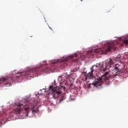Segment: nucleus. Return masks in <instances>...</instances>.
Segmentation results:
<instances>
[{"instance_id":"7","label":"nucleus","mask_w":128,"mask_h":128,"mask_svg":"<svg viewBox=\"0 0 128 128\" xmlns=\"http://www.w3.org/2000/svg\"><path fill=\"white\" fill-rule=\"evenodd\" d=\"M114 60H112L110 59L108 62L106 64V66L105 68H103L102 70L103 72H105L106 70H108V68H112V64H114Z\"/></svg>"},{"instance_id":"8","label":"nucleus","mask_w":128,"mask_h":128,"mask_svg":"<svg viewBox=\"0 0 128 128\" xmlns=\"http://www.w3.org/2000/svg\"><path fill=\"white\" fill-rule=\"evenodd\" d=\"M91 71L88 73V76H91L92 78H96L94 75V72H97L98 70V68H94L92 66L90 68Z\"/></svg>"},{"instance_id":"18","label":"nucleus","mask_w":128,"mask_h":128,"mask_svg":"<svg viewBox=\"0 0 128 128\" xmlns=\"http://www.w3.org/2000/svg\"><path fill=\"white\" fill-rule=\"evenodd\" d=\"M80 2H82V0H80Z\"/></svg>"},{"instance_id":"15","label":"nucleus","mask_w":128,"mask_h":128,"mask_svg":"<svg viewBox=\"0 0 128 128\" xmlns=\"http://www.w3.org/2000/svg\"><path fill=\"white\" fill-rule=\"evenodd\" d=\"M17 78H20V76H16Z\"/></svg>"},{"instance_id":"2","label":"nucleus","mask_w":128,"mask_h":128,"mask_svg":"<svg viewBox=\"0 0 128 128\" xmlns=\"http://www.w3.org/2000/svg\"><path fill=\"white\" fill-rule=\"evenodd\" d=\"M14 110L16 112V114H20L22 110H24V113L25 116H28V110H32V114H36L38 112V108H36L34 103H28V101L24 100V102L21 101L20 102H16L14 104Z\"/></svg>"},{"instance_id":"4","label":"nucleus","mask_w":128,"mask_h":128,"mask_svg":"<svg viewBox=\"0 0 128 128\" xmlns=\"http://www.w3.org/2000/svg\"><path fill=\"white\" fill-rule=\"evenodd\" d=\"M66 87L60 85L59 86L56 88L52 86H50L48 92L52 93V95L54 98H58L61 96V98L60 100V102H62L64 100H66V92H62L63 90L64 92Z\"/></svg>"},{"instance_id":"9","label":"nucleus","mask_w":128,"mask_h":128,"mask_svg":"<svg viewBox=\"0 0 128 128\" xmlns=\"http://www.w3.org/2000/svg\"><path fill=\"white\" fill-rule=\"evenodd\" d=\"M104 67V64L102 62L97 63L96 65L93 66V68H97L98 70H102L103 68Z\"/></svg>"},{"instance_id":"3","label":"nucleus","mask_w":128,"mask_h":128,"mask_svg":"<svg viewBox=\"0 0 128 128\" xmlns=\"http://www.w3.org/2000/svg\"><path fill=\"white\" fill-rule=\"evenodd\" d=\"M45 72H50V69L48 66L46 62L44 61V64H42L39 67L33 69H28V71L22 74L24 76H30L34 78V76L36 74H40Z\"/></svg>"},{"instance_id":"12","label":"nucleus","mask_w":128,"mask_h":128,"mask_svg":"<svg viewBox=\"0 0 128 128\" xmlns=\"http://www.w3.org/2000/svg\"><path fill=\"white\" fill-rule=\"evenodd\" d=\"M70 90H78V88L76 86V85L74 83H71L69 84Z\"/></svg>"},{"instance_id":"11","label":"nucleus","mask_w":128,"mask_h":128,"mask_svg":"<svg viewBox=\"0 0 128 128\" xmlns=\"http://www.w3.org/2000/svg\"><path fill=\"white\" fill-rule=\"evenodd\" d=\"M64 76H60L58 78V81L60 84H62L64 82Z\"/></svg>"},{"instance_id":"10","label":"nucleus","mask_w":128,"mask_h":128,"mask_svg":"<svg viewBox=\"0 0 128 128\" xmlns=\"http://www.w3.org/2000/svg\"><path fill=\"white\" fill-rule=\"evenodd\" d=\"M88 73L86 75H84L83 76L82 80L84 82H88V80H90V78H95L94 77H92V76H88Z\"/></svg>"},{"instance_id":"6","label":"nucleus","mask_w":128,"mask_h":128,"mask_svg":"<svg viewBox=\"0 0 128 128\" xmlns=\"http://www.w3.org/2000/svg\"><path fill=\"white\" fill-rule=\"evenodd\" d=\"M78 57V54H74L70 55L68 57L64 58L62 60H58V62L60 63L62 66H66L72 64V62H78V60L74 59V58Z\"/></svg>"},{"instance_id":"5","label":"nucleus","mask_w":128,"mask_h":128,"mask_svg":"<svg viewBox=\"0 0 128 128\" xmlns=\"http://www.w3.org/2000/svg\"><path fill=\"white\" fill-rule=\"evenodd\" d=\"M116 41L107 42L104 44V48L96 49L94 52L98 54H106L108 52L116 50Z\"/></svg>"},{"instance_id":"13","label":"nucleus","mask_w":128,"mask_h":128,"mask_svg":"<svg viewBox=\"0 0 128 128\" xmlns=\"http://www.w3.org/2000/svg\"><path fill=\"white\" fill-rule=\"evenodd\" d=\"M6 86L8 85V86H10V83H6Z\"/></svg>"},{"instance_id":"16","label":"nucleus","mask_w":128,"mask_h":128,"mask_svg":"<svg viewBox=\"0 0 128 128\" xmlns=\"http://www.w3.org/2000/svg\"><path fill=\"white\" fill-rule=\"evenodd\" d=\"M2 122H0V124H2Z\"/></svg>"},{"instance_id":"1","label":"nucleus","mask_w":128,"mask_h":128,"mask_svg":"<svg viewBox=\"0 0 128 128\" xmlns=\"http://www.w3.org/2000/svg\"><path fill=\"white\" fill-rule=\"evenodd\" d=\"M120 68V64H116L114 66V70L116 72V74H114L113 75H110V72H106L104 75L102 76L101 77L96 80L94 82L89 84L88 86V88H90L92 86L102 88V86L104 82H106V84H110V79L112 80V78H114L118 76L119 72H122V70Z\"/></svg>"},{"instance_id":"17","label":"nucleus","mask_w":128,"mask_h":128,"mask_svg":"<svg viewBox=\"0 0 128 128\" xmlns=\"http://www.w3.org/2000/svg\"><path fill=\"white\" fill-rule=\"evenodd\" d=\"M50 28V30H52V28H50V27H49Z\"/></svg>"},{"instance_id":"14","label":"nucleus","mask_w":128,"mask_h":128,"mask_svg":"<svg viewBox=\"0 0 128 128\" xmlns=\"http://www.w3.org/2000/svg\"><path fill=\"white\" fill-rule=\"evenodd\" d=\"M118 58H120V55H119V56H118Z\"/></svg>"}]
</instances>
